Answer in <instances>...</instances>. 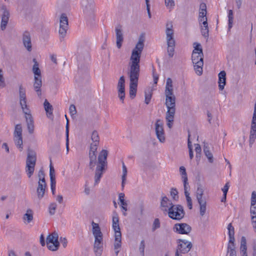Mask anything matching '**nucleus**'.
Masks as SVG:
<instances>
[{
  "mask_svg": "<svg viewBox=\"0 0 256 256\" xmlns=\"http://www.w3.org/2000/svg\"><path fill=\"white\" fill-rule=\"evenodd\" d=\"M98 144L92 143L88 154L90 168L93 170L94 166H96L94 174V186L99 183L107 166L106 160L108 152L106 150H102L100 152L98 156V161H96V152Z\"/></svg>",
  "mask_w": 256,
  "mask_h": 256,
  "instance_id": "1",
  "label": "nucleus"
},
{
  "mask_svg": "<svg viewBox=\"0 0 256 256\" xmlns=\"http://www.w3.org/2000/svg\"><path fill=\"white\" fill-rule=\"evenodd\" d=\"M144 38L142 36L139 37L138 42L132 50L130 58V68L128 74H138L140 73V58L144 48Z\"/></svg>",
  "mask_w": 256,
  "mask_h": 256,
  "instance_id": "2",
  "label": "nucleus"
},
{
  "mask_svg": "<svg viewBox=\"0 0 256 256\" xmlns=\"http://www.w3.org/2000/svg\"><path fill=\"white\" fill-rule=\"evenodd\" d=\"M92 234L94 237V252L96 256H100L102 252L103 236L98 224L92 222Z\"/></svg>",
  "mask_w": 256,
  "mask_h": 256,
  "instance_id": "3",
  "label": "nucleus"
},
{
  "mask_svg": "<svg viewBox=\"0 0 256 256\" xmlns=\"http://www.w3.org/2000/svg\"><path fill=\"white\" fill-rule=\"evenodd\" d=\"M166 39L168 45L167 52L169 57L172 58L174 54L176 42L174 37V30L172 22H168L166 26Z\"/></svg>",
  "mask_w": 256,
  "mask_h": 256,
  "instance_id": "4",
  "label": "nucleus"
},
{
  "mask_svg": "<svg viewBox=\"0 0 256 256\" xmlns=\"http://www.w3.org/2000/svg\"><path fill=\"white\" fill-rule=\"evenodd\" d=\"M81 7L84 18L88 20L95 17V5L94 0H81Z\"/></svg>",
  "mask_w": 256,
  "mask_h": 256,
  "instance_id": "5",
  "label": "nucleus"
},
{
  "mask_svg": "<svg viewBox=\"0 0 256 256\" xmlns=\"http://www.w3.org/2000/svg\"><path fill=\"white\" fill-rule=\"evenodd\" d=\"M203 52H197L196 51H192V60L194 64V70L198 76L202 74V67L204 66Z\"/></svg>",
  "mask_w": 256,
  "mask_h": 256,
  "instance_id": "6",
  "label": "nucleus"
},
{
  "mask_svg": "<svg viewBox=\"0 0 256 256\" xmlns=\"http://www.w3.org/2000/svg\"><path fill=\"white\" fill-rule=\"evenodd\" d=\"M36 160V154L35 152L28 150L26 160V172L29 178L33 174Z\"/></svg>",
  "mask_w": 256,
  "mask_h": 256,
  "instance_id": "7",
  "label": "nucleus"
},
{
  "mask_svg": "<svg viewBox=\"0 0 256 256\" xmlns=\"http://www.w3.org/2000/svg\"><path fill=\"white\" fill-rule=\"evenodd\" d=\"M168 210V216L172 220H180L185 214L183 206L180 204L174 205L170 204Z\"/></svg>",
  "mask_w": 256,
  "mask_h": 256,
  "instance_id": "8",
  "label": "nucleus"
},
{
  "mask_svg": "<svg viewBox=\"0 0 256 256\" xmlns=\"http://www.w3.org/2000/svg\"><path fill=\"white\" fill-rule=\"evenodd\" d=\"M130 78V96L133 99L136 95L140 74H128Z\"/></svg>",
  "mask_w": 256,
  "mask_h": 256,
  "instance_id": "9",
  "label": "nucleus"
},
{
  "mask_svg": "<svg viewBox=\"0 0 256 256\" xmlns=\"http://www.w3.org/2000/svg\"><path fill=\"white\" fill-rule=\"evenodd\" d=\"M18 95L20 104L23 112L24 114H27V112H29L30 110L27 104L26 89L22 86V84L19 86Z\"/></svg>",
  "mask_w": 256,
  "mask_h": 256,
  "instance_id": "10",
  "label": "nucleus"
},
{
  "mask_svg": "<svg viewBox=\"0 0 256 256\" xmlns=\"http://www.w3.org/2000/svg\"><path fill=\"white\" fill-rule=\"evenodd\" d=\"M250 214L251 215L252 224L256 232V192L253 191L250 199Z\"/></svg>",
  "mask_w": 256,
  "mask_h": 256,
  "instance_id": "11",
  "label": "nucleus"
},
{
  "mask_svg": "<svg viewBox=\"0 0 256 256\" xmlns=\"http://www.w3.org/2000/svg\"><path fill=\"white\" fill-rule=\"evenodd\" d=\"M256 139V103L254 104V112L250 125V130L249 136V144L252 147Z\"/></svg>",
  "mask_w": 256,
  "mask_h": 256,
  "instance_id": "12",
  "label": "nucleus"
},
{
  "mask_svg": "<svg viewBox=\"0 0 256 256\" xmlns=\"http://www.w3.org/2000/svg\"><path fill=\"white\" fill-rule=\"evenodd\" d=\"M163 126L164 123L162 120H157L155 124V132L158 139L161 143H164L166 141Z\"/></svg>",
  "mask_w": 256,
  "mask_h": 256,
  "instance_id": "13",
  "label": "nucleus"
},
{
  "mask_svg": "<svg viewBox=\"0 0 256 256\" xmlns=\"http://www.w3.org/2000/svg\"><path fill=\"white\" fill-rule=\"evenodd\" d=\"M68 18L64 14H62L60 20V29L58 31L60 38H64L68 29Z\"/></svg>",
  "mask_w": 256,
  "mask_h": 256,
  "instance_id": "14",
  "label": "nucleus"
},
{
  "mask_svg": "<svg viewBox=\"0 0 256 256\" xmlns=\"http://www.w3.org/2000/svg\"><path fill=\"white\" fill-rule=\"evenodd\" d=\"M178 243L176 250L182 254H186L189 252L192 246L191 242L184 240H178Z\"/></svg>",
  "mask_w": 256,
  "mask_h": 256,
  "instance_id": "15",
  "label": "nucleus"
},
{
  "mask_svg": "<svg viewBox=\"0 0 256 256\" xmlns=\"http://www.w3.org/2000/svg\"><path fill=\"white\" fill-rule=\"evenodd\" d=\"M14 141L16 146L22 148V127L20 124H17L15 126L14 132Z\"/></svg>",
  "mask_w": 256,
  "mask_h": 256,
  "instance_id": "16",
  "label": "nucleus"
},
{
  "mask_svg": "<svg viewBox=\"0 0 256 256\" xmlns=\"http://www.w3.org/2000/svg\"><path fill=\"white\" fill-rule=\"evenodd\" d=\"M117 88L118 90V96L122 103L125 98V80L124 76L120 78L118 82Z\"/></svg>",
  "mask_w": 256,
  "mask_h": 256,
  "instance_id": "17",
  "label": "nucleus"
},
{
  "mask_svg": "<svg viewBox=\"0 0 256 256\" xmlns=\"http://www.w3.org/2000/svg\"><path fill=\"white\" fill-rule=\"evenodd\" d=\"M166 119L168 126L171 128L174 121V116L176 113V107H166Z\"/></svg>",
  "mask_w": 256,
  "mask_h": 256,
  "instance_id": "18",
  "label": "nucleus"
},
{
  "mask_svg": "<svg viewBox=\"0 0 256 256\" xmlns=\"http://www.w3.org/2000/svg\"><path fill=\"white\" fill-rule=\"evenodd\" d=\"M174 229L178 234H188L192 230L191 226L186 223L176 224L174 225Z\"/></svg>",
  "mask_w": 256,
  "mask_h": 256,
  "instance_id": "19",
  "label": "nucleus"
},
{
  "mask_svg": "<svg viewBox=\"0 0 256 256\" xmlns=\"http://www.w3.org/2000/svg\"><path fill=\"white\" fill-rule=\"evenodd\" d=\"M22 42L24 46L28 52L32 51L31 36L30 33L25 31L22 34Z\"/></svg>",
  "mask_w": 256,
  "mask_h": 256,
  "instance_id": "20",
  "label": "nucleus"
},
{
  "mask_svg": "<svg viewBox=\"0 0 256 256\" xmlns=\"http://www.w3.org/2000/svg\"><path fill=\"white\" fill-rule=\"evenodd\" d=\"M166 96V107H176V97L173 92H164Z\"/></svg>",
  "mask_w": 256,
  "mask_h": 256,
  "instance_id": "21",
  "label": "nucleus"
},
{
  "mask_svg": "<svg viewBox=\"0 0 256 256\" xmlns=\"http://www.w3.org/2000/svg\"><path fill=\"white\" fill-rule=\"evenodd\" d=\"M24 114L28 132L30 134H32L34 132V120L32 116V114H30V110L29 112H27V114Z\"/></svg>",
  "mask_w": 256,
  "mask_h": 256,
  "instance_id": "22",
  "label": "nucleus"
},
{
  "mask_svg": "<svg viewBox=\"0 0 256 256\" xmlns=\"http://www.w3.org/2000/svg\"><path fill=\"white\" fill-rule=\"evenodd\" d=\"M116 46L118 48H120L122 45V42L124 40L123 34L122 30V26L120 25L118 26L116 28Z\"/></svg>",
  "mask_w": 256,
  "mask_h": 256,
  "instance_id": "23",
  "label": "nucleus"
},
{
  "mask_svg": "<svg viewBox=\"0 0 256 256\" xmlns=\"http://www.w3.org/2000/svg\"><path fill=\"white\" fill-rule=\"evenodd\" d=\"M2 8L4 10V12L2 16L0 27L2 30H5L7 24L8 22L10 17V14L8 11L6 9L5 6H2Z\"/></svg>",
  "mask_w": 256,
  "mask_h": 256,
  "instance_id": "24",
  "label": "nucleus"
},
{
  "mask_svg": "<svg viewBox=\"0 0 256 256\" xmlns=\"http://www.w3.org/2000/svg\"><path fill=\"white\" fill-rule=\"evenodd\" d=\"M112 228L114 231L115 234H117V233L122 234L120 232V229L119 226V218L118 214L116 212H114L112 216Z\"/></svg>",
  "mask_w": 256,
  "mask_h": 256,
  "instance_id": "25",
  "label": "nucleus"
},
{
  "mask_svg": "<svg viewBox=\"0 0 256 256\" xmlns=\"http://www.w3.org/2000/svg\"><path fill=\"white\" fill-rule=\"evenodd\" d=\"M34 88L38 97L42 96L41 87L42 86V77L34 76Z\"/></svg>",
  "mask_w": 256,
  "mask_h": 256,
  "instance_id": "26",
  "label": "nucleus"
},
{
  "mask_svg": "<svg viewBox=\"0 0 256 256\" xmlns=\"http://www.w3.org/2000/svg\"><path fill=\"white\" fill-rule=\"evenodd\" d=\"M226 72L225 71H221L218 74V87L219 89L222 90L226 85Z\"/></svg>",
  "mask_w": 256,
  "mask_h": 256,
  "instance_id": "27",
  "label": "nucleus"
},
{
  "mask_svg": "<svg viewBox=\"0 0 256 256\" xmlns=\"http://www.w3.org/2000/svg\"><path fill=\"white\" fill-rule=\"evenodd\" d=\"M34 213L31 209H28L26 213L23 216L22 220L25 224L31 222L34 219Z\"/></svg>",
  "mask_w": 256,
  "mask_h": 256,
  "instance_id": "28",
  "label": "nucleus"
},
{
  "mask_svg": "<svg viewBox=\"0 0 256 256\" xmlns=\"http://www.w3.org/2000/svg\"><path fill=\"white\" fill-rule=\"evenodd\" d=\"M58 235L56 232H54L48 236L46 240V244L52 242H56L58 241Z\"/></svg>",
  "mask_w": 256,
  "mask_h": 256,
  "instance_id": "29",
  "label": "nucleus"
},
{
  "mask_svg": "<svg viewBox=\"0 0 256 256\" xmlns=\"http://www.w3.org/2000/svg\"><path fill=\"white\" fill-rule=\"evenodd\" d=\"M33 62H34V64L32 66V72L34 74V76H38L39 78H41V72L38 67V64L37 62L36 58L33 59Z\"/></svg>",
  "mask_w": 256,
  "mask_h": 256,
  "instance_id": "30",
  "label": "nucleus"
},
{
  "mask_svg": "<svg viewBox=\"0 0 256 256\" xmlns=\"http://www.w3.org/2000/svg\"><path fill=\"white\" fill-rule=\"evenodd\" d=\"M201 26L200 31L202 34L206 38H208L209 36V30L208 26V23L205 22L203 24H200Z\"/></svg>",
  "mask_w": 256,
  "mask_h": 256,
  "instance_id": "31",
  "label": "nucleus"
},
{
  "mask_svg": "<svg viewBox=\"0 0 256 256\" xmlns=\"http://www.w3.org/2000/svg\"><path fill=\"white\" fill-rule=\"evenodd\" d=\"M114 250H118L120 248L122 244V234L118 232L114 235Z\"/></svg>",
  "mask_w": 256,
  "mask_h": 256,
  "instance_id": "32",
  "label": "nucleus"
},
{
  "mask_svg": "<svg viewBox=\"0 0 256 256\" xmlns=\"http://www.w3.org/2000/svg\"><path fill=\"white\" fill-rule=\"evenodd\" d=\"M122 187L123 189L124 186V184L126 181V176H127V168L124 164V162H122Z\"/></svg>",
  "mask_w": 256,
  "mask_h": 256,
  "instance_id": "33",
  "label": "nucleus"
},
{
  "mask_svg": "<svg viewBox=\"0 0 256 256\" xmlns=\"http://www.w3.org/2000/svg\"><path fill=\"white\" fill-rule=\"evenodd\" d=\"M200 204V215L204 216L206 212V200L198 201Z\"/></svg>",
  "mask_w": 256,
  "mask_h": 256,
  "instance_id": "34",
  "label": "nucleus"
},
{
  "mask_svg": "<svg viewBox=\"0 0 256 256\" xmlns=\"http://www.w3.org/2000/svg\"><path fill=\"white\" fill-rule=\"evenodd\" d=\"M170 204L172 202L169 200V199L166 196H163L162 198L160 205L163 208H166L165 209L163 210L164 211H167V208L170 206Z\"/></svg>",
  "mask_w": 256,
  "mask_h": 256,
  "instance_id": "35",
  "label": "nucleus"
},
{
  "mask_svg": "<svg viewBox=\"0 0 256 256\" xmlns=\"http://www.w3.org/2000/svg\"><path fill=\"white\" fill-rule=\"evenodd\" d=\"M206 16V6L204 3H202L200 6L198 18Z\"/></svg>",
  "mask_w": 256,
  "mask_h": 256,
  "instance_id": "36",
  "label": "nucleus"
},
{
  "mask_svg": "<svg viewBox=\"0 0 256 256\" xmlns=\"http://www.w3.org/2000/svg\"><path fill=\"white\" fill-rule=\"evenodd\" d=\"M204 152L206 156L208 158L209 162L212 163L214 161L213 156L212 154L210 152L209 150V148L207 146H204Z\"/></svg>",
  "mask_w": 256,
  "mask_h": 256,
  "instance_id": "37",
  "label": "nucleus"
},
{
  "mask_svg": "<svg viewBox=\"0 0 256 256\" xmlns=\"http://www.w3.org/2000/svg\"><path fill=\"white\" fill-rule=\"evenodd\" d=\"M173 92L172 81L170 78H168L166 79V90H165L164 92L168 93V92Z\"/></svg>",
  "mask_w": 256,
  "mask_h": 256,
  "instance_id": "38",
  "label": "nucleus"
},
{
  "mask_svg": "<svg viewBox=\"0 0 256 256\" xmlns=\"http://www.w3.org/2000/svg\"><path fill=\"white\" fill-rule=\"evenodd\" d=\"M204 192V189L202 187L198 188L196 192V197L198 201L206 200L204 198H203Z\"/></svg>",
  "mask_w": 256,
  "mask_h": 256,
  "instance_id": "39",
  "label": "nucleus"
},
{
  "mask_svg": "<svg viewBox=\"0 0 256 256\" xmlns=\"http://www.w3.org/2000/svg\"><path fill=\"white\" fill-rule=\"evenodd\" d=\"M44 106L46 112L50 114H52L53 108L47 100H45Z\"/></svg>",
  "mask_w": 256,
  "mask_h": 256,
  "instance_id": "40",
  "label": "nucleus"
},
{
  "mask_svg": "<svg viewBox=\"0 0 256 256\" xmlns=\"http://www.w3.org/2000/svg\"><path fill=\"white\" fill-rule=\"evenodd\" d=\"M48 250L52 251H56L58 250L60 243L58 242H52L46 244Z\"/></svg>",
  "mask_w": 256,
  "mask_h": 256,
  "instance_id": "41",
  "label": "nucleus"
},
{
  "mask_svg": "<svg viewBox=\"0 0 256 256\" xmlns=\"http://www.w3.org/2000/svg\"><path fill=\"white\" fill-rule=\"evenodd\" d=\"M65 116L66 118V154L68 153L69 148H68V120L67 118L66 115H65Z\"/></svg>",
  "mask_w": 256,
  "mask_h": 256,
  "instance_id": "42",
  "label": "nucleus"
},
{
  "mask_svg": "<svg viewBox=\"0 0 256 256\" xmlns=\"http://www.w3.org/2000/svg\"><path fill=\"white\" fill-rule=\"evenodd\" d=\"M228 30H230V28L232 26L233 20H234L233 12L232 10H228Z\"/></svg>",
  "mask_w": 256,
  "mask_h": 256,
  "instance_id": "43",
  "label": "nucleus"
},
{
  "mask_svg": "<svg viewBox=\"0 0 256 256\" xmlns=\"http://www.w3.org/2000/svg\"><path fill=\"white\" fill-rule=\"evenodd\" d=\"M184 182V194L186 196H190V193L188 192V190L190 188V186H188V178H185L182 179Z\"/></svg>",
  "mask_w": 256,
  "mask_h": 256,
  "instance_id": "44",
  "label": "nucleus"
},
{
  "mask_svg": "<svg viewBox=\"0 0 256 256\" xmlns=\"http://www.w3.org/2000/svg\"><path fill=\"white\" fill-rule=\"evenodd\" d=\"M91 139L93 142L92 144H99V136L96 131H94L92 134Z\"/></svg>",
  "mask_w": 256,
  "mask_h": 256,
  "instance_id": "45",
  "label": "nucleus"
},
{
  "mask_svg": "<svg viewBox=\"0 0 256 256\" xmlns=\"http://www.w3.org/2000/svg\"><path fill=\"white\" fill-rule=\"evenodd\" d=\"M164 4L167 8L172 9L175 6V2L174 0H164Z\"/></svg>",
  "mask_w": 256,
  "mask_h": 256,
  "instance_id": "46",
  "label": "nucleus"
},
{
  "mask_svg": "<svg viewBox=\"0 0 256 256\" xmlns=\"http://www.w3.org/2000/svg\"><path fill=\"white\" fill-rule=\"evenodd\" d=\"M57 204L55 202L51 203L49 206V212L50 215H54L56 212Z\"/></svg>",
  "mask_w": 256,
  "mask_h": 256,
  "instance_id": "47",
  "label": "nucleus"
},
{
  "mask_svg": "<svg viewBox=\"0 0 256 256\" xmlns=\"http://www.w3.org/2000/svg\"><path fill=\"white\" fill-rule=\"evenodd\" d=\"M50 181H52V180H56L55 170L54 166L52 164V163H50Z\"/></svg>",
  "mask_w": 256,
  "mask_h": 256,
  "instance_id": "48",
  "label": "nucleus"
},
{
  "mask_svg": "<svg viewBox=\"0 0 256 256\" xmlns=\"http://www.w3.org/2000/svg\"><path fill=\"white\" fill-rule=\"evenodd\" d=\"M46 192V189L44 188H36V194L38 198L41 200L44 196Z\"/></svg>",
  "mask_w": 256,
  "mask_h": 256,
  "instance_id": "49",
  "label": "nucleus"
},
{
  "mask_svg": "<svg viewBox=\"0 0 256 256\" xmlns=\"http://www.w3.org/2000/svg\"><path fill=\"white\" fill-rule=\"evenodd\" d=\"M170 196L174 200H178V192L176 188H172L170 190Z\"/></svg>",
  "mask_w": 256,
  "mask_h": 256,
  "instance_id": "50",
  "label": "nucleus"
},
{
  "mask_svg": "<svg viewBox=\"0 0 256 256\" xmlns=\"http://www.w3.org/2000/svg\"><path fill=\"white\" fill-rule=\"evenodd\" d=\"M160 227V222L158 218H156L154 219V222L152 224V230L154 232L157 228H158Z\"/></svg>",
  "mask_w": 256,
  "mask_h": 256,
  "instance_id": "51",
  "label": "nucleus"
},
{
  "mask_svg": "<svg viewBox=\"0 0 256 256\" xmlns=\"http://www.w3.org/2000/svg\"><path fill=\"white\" fill-rule=\"evenodd\" d=\"M145 243L144 240H142L139 246V250L142 256H144Z\"/></svg>",
  "mask_w": 256,
  "mask_h": 256,
  "instance_id": "52",
  "label": "nucleus"
},
{
  "mask_svg": "<svg viewBox=\"0 0 256 256\" xmlns=\"http://www.w3.org/2000/svg\"><path fill=\"white\" fill-rule=\"evenodd\" d=\"M2 70H0V88H2L6 86L4 78L2 74Z\"/></svg>",
  "mask_w": 256,
  "mask_h": 256,
  "instance_id": "53",
  "label": "nucleus"
},
{
  "mask_svg": "<svg viewBox=\"0 0 256 256\" xmlns=\"http://www.w3.org/2000/svg\"><path fill=\"white\" fill-rule=\"evenodd\" d=\"M152 92H145V103L148 104L152 98Z\"/></svg>",
  "mask_w": 256,
  "mask_h": 256,
  "instance_id": "54",
  "label": "nucleus"
},
{
  "mask_svg": "<svg viewBox=\"0 0 256 256\" xmlns=\"http://www.w3.org/2000/svg\"><path fill=\"white\" fill-rule=\"evenodd\" d=\"M228 236H234V228L232 226V224L231 223H230L228 224Z\"/></svg>",
  "mask_w": 256,
  "mask_h": 256,
  "instance_id": "55",
  "label": "nucleus"
},
{
  "mask_svg": "<svg viewBox=\"0 0 256 256\" xmlns=\"http://www.w3.org/2000/svg\"><path fill=\"white\" fill-rule=\"evenodd\" d=\"M195 151L196 152V157H200V154L201 153V147L199 144H195Z\"/></svg>",
  "mask_w": 256,
  "mask_h": 256,
  "instance_id": "56",
  "label": "nucleus"
},
{
  "mask_svg": "<svg viewBox=\"0 0 256 256\" xmlns=\"http://www.w3.org/2000/svg\"><path fill=\"white\" fill-rule=\"evenodd\" d=\"M194 44L196 45V46L194 47V49L193 51H196L197 52H200L201 51L202 52H203L202 49L200 44L194 42Z\"/></svg>",
  "mask_w": 256,
  "mask_h": 256,
  "instance_id": "57",
  "label": "nucleus"
},
{
  "mask_svg": "<svg viewBox=\"0 0 256 256\" xmlns=\"http://www.w3.org/2000/svg\"><path fill=\"white\" fill-rule=\"evenodd\" d=\"M180 172L182 176V179H184L185 178H188L187 174L186 172V170L184 166H180Z\"/></svg>",
  "mask_w": 256,
  "mask_h": 256,
  "instance_id": "58",
  "label": "nucleus"
},
{
  "mask_svg": "<svg viewBox=\"0 0 256 256\" xmlns=\"http://www.w3.org/2000/svg\"><path fill=\"white\" fill-rule=\"evenodd\" d=\"M69 110L71 116H74L76 114V108L74 104L70 105Z\"/></svg>",
  "mask_w": 256,
  "mask_h": 256,
  "instance_id": "59",
  "label": "nucleus"
},
{
  "mask_svg": "<svg viewBox=\"0 0 256 256\" xmlns=\"http://www.w3.org/2000/svg\"><path fill=\"white\" fill-rule=\"evenodd\" d=\"M56 185V180H52V181H50V188H51L52 194L53 195H54V194H55Z\"/></svg>",
  "mask_w": 256,
  "mask_h": 256,
  "instance_id": "60",
  "label": "nucleus"
},
{
  "mask_svg": "<svg viewBox=\"0 0 256 256\" xmlns=\"http://www.w3.org/2000/svg\"><path fill=\"white\" fill-rule=\"evenodd\" d=\"M124 193H120L118 195V199L121 204L126 205V202L124 200Z\"/></svg>",
  "mask_w": 256,
  "mask_h": 256,
  "instance_id": "61",
  "label": "nucleus"
},
{
  "mask_svg": "<svg viewBox=\"0 0 256 256\" xmlns=\"http://www.w3.org/2000/svg\"><path fill=\"white\" fill-rule=\"evenodd\" d=\"M186 198L187 202L188 207L190 210H192V198L190 196H186Z\"/></svg>",
  "mask_w": 256,
  "mask_h": 256,
  "instance_id": "62",
  "label": "nucleus"
},
{
  "mask_svg": "<svg viewBox=\"0 0 256 256\" xmlns=\"http://www.w3.org/2000/svg\"><path fill=\"white\" fill-rule=\"evenodd\" d=\"M230 187L229 182H227L224 188H222L223 194H226Z\"/></svg>",
  "mask_w": 256,
  "mask_h": 256,
  "instance_id": "63",
  "label": "nucleus"
},
{
  "mask_svg": "<svg viewBox=\"0 0 256 256\" xmlns=\"http://www.w3.org/2000/svg\"><path fill=\"white\" fill-rule=\"evenodd\" d=\"M233 250H236L234 244H228V252Z\"/></svg>",
  "mask_w": 256,
  "mask_h": 256,
  "instance_id": "64",
  "label": "nucleus"
}]
</instances>
